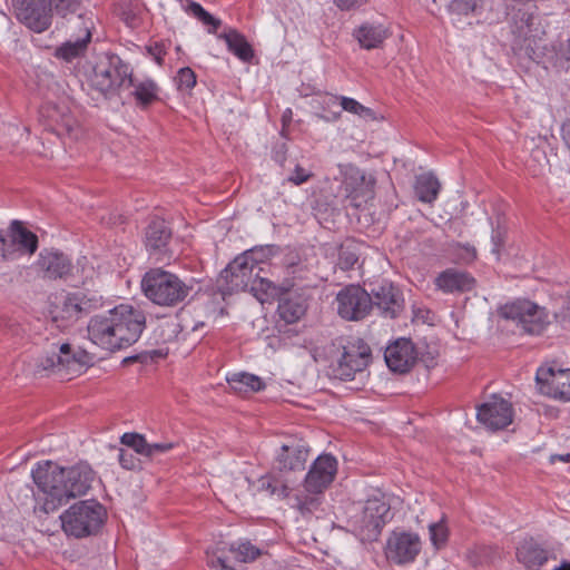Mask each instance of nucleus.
I'll list each match as a JSON object with an SVG mask.
<instances>
[{
	"label": "nucleus",
	"instance_id": "nucleus-7",
	"mask_svg": "<svg viewBox=\"0 0 570 570\" xmlns=\"http://www.w3.org/2000/svg\"><path fill=\"white\" fill-rule=\"evenodd\" d=\"M390 504L381 498L366 500L348 523L363 541H376L390 519Z\"/></svg>",
	"mask_w": 570,
	"mask_h": 570
},
{
	"label": "nucleus",
	"instance_id": "nucleus-33",
	"mask_svg": "<svg viewBox=\"0 0 570 570\" xmlns=\"http://www.w3.org/2000/svg\"><path fill=\"white\" fill-rule=\"evenodd\" d=\"M232 390L238 394L259 392L265 389V383L259 376L249 373H236L227 379Z\"/></svg>",
	"mask_w": 570,
	"mask_h": 570
},
{
	"label": "nucleus",
	"instance_id": "nucleus-4",
	"mask_svg": "<svg viewBox=\"0 0 570 570\" xmlns=\"http://www.w3.org/2000/svg\"><path fill=\"white\" fill-rule=\"evenodd\" d=\"M62 529L68 535L85 538L96 534L106 519L105 508L94 500L79 501L61 517Z\"/></svg>",
	"mask_w": 570,
	"mask_h": 570
},
{
	"label": "nucleus",
	"instance_id": "nucleus-12",
	"mask_svg": "<svg viewBox=\"0 0 570 570\" xmlns=\"http://www.w3.org/2000/svg\"><path fill=\"white\" fill-rule=\"evenodd\" d=\"M71 24L79 32L72 35L69 40L58 46L55 50V57L66 62L83 57L91 41L92 22L89 18L79 14L71 21Z\"/></svg>",
	"mask_w": 570,
	"mask_h": 570
},
{
	"label": "nucleus",
	"instance_id": "nucleus-8",
	"mask_svg": "<svg viewBox=\"0 0 570 570\" xmlns=\"http://www.w3.org/2000/svg\"><path fill=\"white\" fill-rule=\"evenodd\" d=\"M500 315L511 320L528 334H541L549 324L548 313L531 301H515L500 308Z\"/></svg>",
	"mask_w": 570,
	"mask_h": 570
},
{
	"label": "nucleus",
	"instance_id": "nucleus-58",
	"mask_svg": "<svg viewBox=\"0 0 570 570\" xmlns=\"http://www.w3.org/2000/svg\"><path fill=\"white\" fill-rule=\"evenodd\" d=\"M289 492V488L286 484H282L279 488V494L287 497Z\"/></svg>",
	"mask_w": 570,
	"mask_h": 570
},
{
	"label": "nucleus",
	"instance_id": "nucleus-60",
	"mask_svg": "<svg viewBox=\"0 0 570 570\" xmlns=\"http://www.w3.org/2000/svg\"><path fill=\"white\" fill-rule=\"evenodd\" d=\"M7 248L13 249V256L19 250L17 246H14V247L11 246V238L10 237L7 238Z\"/></svg>",
	"mask_w": 570,
	"mask_h": 570
},
{
	"label": "nucleus",
	"instance_id": "nucleus-30",
	"mask_svg": "<svg viewBox=\"0 0 570 570\" xmlns=\"http://www.w3.org/2000/svg\"><path fill=\"white\" fill-rule=\"evenodd\" d=\"M11 246H17L19 250L33 254L38 248V237L32 232L23 227L19 220H13L10 225Z\"/></svg>",
	"mask_w": 570,
	"mask_h": 570
},
{
	"label": "nucleus",
	"instance_id": "nucleus-41",
	"mask_svg": "<svg viewBox=\"0 0 570 570\" xmlns=\"http://www.w3.org/2000/svg\"><path fill=\"white\" fill-rule=\"evenodd\" d=\"M121 444L130 448L134 453L150 458L149 443L138 433H125L120 438Z\"/></svg>",
	"mask_w": 570,
	"mask_h": 570
},
{
	"label": "nucleus",
	"instance_id": "nucleus-31",
	"mask_svg": "<svg viewBox=\"0 0 570 570\" xmlns=\"http://www.w3.org/2000/svg\"><path fill=\"white\" fill-rule=\"evenodd\" d=\"M224 39L227 48L240 60L248 62L254 57V50L246 38L235 29H229L219 36Z\"/></svg>",
	"mask_w": 570,
	"mask_h": 570
},
{
	"label": "nucleus",
	"instance_id": "nucleus-36",
	"mask_svg": "<svg viewBox=\"0 0 570 570\" xmlns=\"http://www.w3.org/2000/svg\"><path fill=\"white\" fill-rule=\"evenodd\" d=\"M338 100H340V106H341L342 110H345L347 112H351V114L356 115L364 119H373L374 118V112L371 108L363 106L362 104H360L357 100H355L353 98H348V97H344V96L337 97V96L330 95V96H327L326 100H324V104H326L328 106L336 105Z\"/></svg>",
	"mask_w": 570,
	"mask_h": 570
},
{
	"label": "nucleus",
	"instance_id": "nucleus-48",
	"mask_svg": "<svg viewBox=\"0 0 570 570\" xmlns=\"http://www.w3.org/2000/svg\"><path fill=\"white\" fill-rule=\"evenodd\" d=\"M218 554H213L208 559V567L210 570H235L229 563L227 557L224 554V548L218 549Z\"/></svg>",
	"mask_w": 570,
	"mask_h": 570
},
{
	"label": "nucleus",
	"instance_id": "nucleus-1",
	"mask_svg": "<svg viewBox=\"0 0 570 570\" xmlns=\"http://www.w3.org/2000/svg\"><path fill=\"white\" fill-rule=\"evenodd\" d=\"M31 475L39 500H43L41 510L45 513L56 511L72 498L85 495L95 479V472L87 463L66 469L50 461L39 463Z\"/></svg>",
	"mask_w": 570,
	"mask_h": 570
},
{
	"label": "nucleus",
	"instance_id": "nucleus-6",
	"mask_svg": "<svg viewBox=\"0 0 570 570\" xmlns=\"http://www.w3.org/2000/svg\"><path fill=\"white\" fill-rule=\"evenodd\" d=\"M262 253L263 249L246 250L227 265L217 279V286L223 296L247 291L262 262Z\"/></svg>",
	"mask_w": 570,
	"mask_h": 570
},
{
	"label": "nucleus",
	"instance_id": "nucleus-42",
	"mask_svg": "<svg viewBox=\"0 0 570 570\" xmlns=\"http://www.w3.org/2000/svg\"><path fill=\"white\" fill-rule=\"evenodd\" d=\"M531 24H532V18H529L524 24H521L514 31V47L522 50L525 49V51L533 50L532 43H534V40L531 39L530 32H531Z\"/></svg>",
	"mask_w": 570,
	"mask_h": 570
},
{
	"label": "nucleus",
	"instance_id": "nucleus-45",
	"mask_svg": "<svg viewBox=\"0 0 570 570\" xmlns=\"http://www.w3.org/2000/svg\"><path fill=\"white\" fill-rule=\"evenodd\" d=\"M288 274L292 275L294 281L307 282L306 286H311L315 281V274L306 264L298 263L289 265Z\"/></svg>",
	"mask_w": 570,
	"mask_h": 570
},
{
	"label": "nucleus",
	"instance_id": "nucleus-52",
	"mask_svg": "<svg viewBox=\"0 0 570 570\" xmlns=\"http://www.w3.org/2000/svg\"><path fill=\"white\" fill-rule=\"evenodd\" d=\"M491 240L493 244L492 253L495 254L497 256H499L501 248L505 242V233L499 228L493 229Z\"/></svg>",
	"mask_w": 570,
	"mask_h": 570
},
{
	"label": "nucleus",
	"instance_id": "nucleus-22",
	"mask_svg": "<svg viewBox=\"0 0 570 570\" xmlns=\"http://www.w3.org/2000/svg\"><path fill=\"white\" fill-rule=\"evenodd\" d=\"M384 358L391 371L405 373L415 364L417 352L411 340L399 338L386 347Z\"/></svg>",
	"mask_w": 570,
	"mask_h": 570
},
{
	"label": "nucleus",
	"instance_id": "nucleus-43",
	"mask_svg": "<svg viewBox=\"0 0 570 570\" xmlns=\"http://www.w3.org/2000/svg\"><path fill=\"white\" fill-rule=\"evenodd\" d=\"M483 0H451L449 9L456 14L468 16L482 8Z\"/></svg>",
	"mask_w": 570,
	"mask_h": 570
},
{
	"label": "nucleus",
	"instance_id": "nucleus-23",
	"mask_svg": "<svg viewBox=\"0 0 570 570\" xmlns=\"http://www.w3.org/2000/svg\"><path fill=\"white\" fill-rule=\"evenodd\" d=\"M97 304L98 301L94 296H88L82 292L70 293L63 297L61 306L56 312L55 320L76 321L88 314Z\"/></svg>",
	"mask_w": 570,
	"mask_h": 570
},
{
	"label": "nucleus",
	"instance_id": "nucleus-18",
	"mask_svg": "<svg viewBox=\"0 0 570 570\" xmlns=\"http://www.w3.org/2000/svg\"><path fill=\"white\" fill-rule=\"evenodd\" d=\"M537 381L549 396L570 401V368L540 367Z\"/></svg>",
	"mask_w": 570,
	"mask_h": 570
},
{
	"label": "nucleus",
	"instance_id": "nucleus-28",
	"mask_svg": "<svg viewBox=\"0 0 570 570\" xmlns=\"http://www.w3.org/2000/svg\"><path fill=\"white\" fill-rule=\"evenodd\" d=\"M353 36L363 49L371 50L382 47L390 31L382 23L364 22L354 30Z\"/></svg>",
	"mask_w": 570,
	"mask_h": 570
},
{
	"label": "nucleus",
	"instance_id": "nucleus-21",
	"mask_svg": "<svg viewBox=\"0 0 570 570\" xmlns=\"http://www.w3.org/2000/svg\"><path fill=\"white\" fill-rule=\"evenodd\" d=\"M420 551L421 540L415 533H396L387 541L386 556L397 564L414 561Z\"/></svg>",
	"mask_w": 570,
	"mask_h": 570
},
{
	"label": "nucleus",
	"instance_id": "nucleus-44",
	"mask_svg": "<svg viewBox=\"0 0 570 570\" xmlns=\"http://www.w3.org/2000/svg\"><path fill=\"white\" fill-rule=\"evenodd\" d=\"M177 89L189 91L196 86V73L189 68H180L175 77Z\"/></svg>",
	"mask_w": 570,
	"mask_h": 570
},
{
	"label": "nucleus",
	"instance_id": "nucleus-20",
	"mask_svg": "<svg viewBox=\"0 0 570 570\" xmlns=\"http://www.w3.org/2000/svg\"><path fill=\"white\" fill-rule=\"evenodd\" d=\"M309 456V448L303 440H292L283 444L276 455L275 464L279 472H302Z\"/></svg>",
	"mask_w": 570,
	"mask_h": 570
},
{
	"label": "nucleus",
	"instance_id": "nucleus-25",
	"mask_svg": "<svg viewBox=\"0 0 570 570\" xmlns=\"http://www.w3.org/2000/svg\"><path fill=\"white\" fill-rule=\"evenodd\" d=\"M40 114L48 120V126L53 130L65 131L70 135L77 127V120L65 102L48 101L41 107Z\"/></svg>",
	"mask_w": 570,
	"mask_h": 570
},
{
	"label": "nucleus",
	"instance_id": "nucleus-3",
	"mask_svg": "<svg viewBox=\"0 0 570 570\" xmlns=\"http://www.w3.org/2000/svg\"><path fill=\"white\" fill-rule=\"evenodd\" d=\"M141 288L154 304L175 307L189 296L193 287L176 274L157 267L150 268L142 276Z\"/></svg>",
	"mask_w": 570,
	"mask_h": 570
},
{
	"label": "nucleus",
	"instance_id": "nucleus-49",
	"mask_svg": "<svg viewBox=\"0 0 570 570\" xmlns=\"http://www.w3.org/2000/svg\"><path fill=\"white\" fill-rule=\"evenodd\" d=\"M321 501L316 497H304L303 499H297L296 508L298 511L305 515L308 513H313L318 509Z\"/></svg>",
	"mask_w": 570,
	"mask_h": 570
},
{
	"label": "nucleus",
	"instance_id": "nucleus-29",
	"mask_svg": "<svg viewBox=\"0 0 570 570\" xmlns=\"http://www.w3.org/2000/svg\"><path fill=\"white\" fill-rule=\"evenodd\" d=\"M126 87L134 88L131 95L139 108H148L150 105L159 100V87L151 79L137 80L132 78L131 75Z\"/></svg>",
	"mask_w": 570,
	"mask_h": 570
},
{
	"label": "nucleus",
	"instance_id": "nucleus-53",
	"mask_svg": "<svg viewBox=\"0 0 570 570\" xmlns=\"http://www.w3.org/2000/svg\"><path fill=\"white\" fill-rule=\"evenodd\" d=\"M174 443L171 442H161V443H149L150 449V458L158 453H165L174 449Z\"/></svg>",
	"mask_w": 570,
	"mask_h": 570
},
{
	"label": "nucleus",
	"instance_id": "nucleus-54",
	"mask_svg": "<svg viewBox=\"0 0 570 570\" xmlns=\"http://www.w3.org/2000/svg\"><path fill=\"white\" fill-rule=\"evenodd\" d=\"M0 257L3 261L13 258V249L7 248V237L0 229Z\"/></svg>",
	"mask_w": 570,
	"mask_h": 570
},
{
	"label": "nucleus",
	"instance_id": "nucleus-19",
	"mask_svg": "<svg viewBox=\"0 0 570 570\" xmlns=\"http://www.w3.org/2000/svg\"><path fill=\"white\" fill-rule=\"evenodd\" d=\"M173 233L166 220L154 218L150 220L145 232V245L150 255L163 261L165 256L171 257L169 244Z\"/></svg>",
	"mask_w": 570,
	"mask_h": 570
},
{
	"label": "nucleus",
	"instance_id": "nucleus-57",
	"mask_svg": "<svg viewBox=\"0 0 570 570\" xmlns=\"http://www.w3.org/2000/svg\"><path fill=\"white\" fill-rule=\"evenodd\" d=\"M557 459L560 460V461H563V462H569L570 461V454H566V455H559V454L551 455V461L552 462H554Z\"/></svg>",
	"mask_w": 570,
	"mask_h": 570
},
{
	"label": "nucleus",
	"instance_id": "nucleus-24",
	"mask_svg": "<svg viewBox=\"0 0 570 570\" xmlns=\"http://www.w3.org/2000/svg\"><path fill=\"white\" fill-rule=\"evenodd\" d=\"M517 560L528 570H541L552 552L533 538L524 539L517 548Z\"/></svg>",
	"mask_w": 570,
	"mask_h": 570
},
{
	"label": "nucleus",
	"instance_id": "nucleus-16",
	"mask_svg": "<svg viewBox=\"0 0 570 570\" xmlns=\"http://www.w3.org/2000/svg\"><path fill=\"white\" fill-rule=\"evenodd\" d=\"M373 307L376 306L384 316L395 318L404 307L402 293L389 281L371 284Z\"/></svg>",
	"mask_w": 570,
	"mask_h": 570
},
{
	"label": "nucleus",
	"instance_id": "nucleus-55",
	"mask_svg": "<svg viewBox=\"0 0 570 570\" xmlns=\"http://www.w3.org/2000/svg\"><path fill=\"white\" fill-rule=\"evenodd\" d=\"M149 51L151 52V55L155 56V59L158 62V65H161L163 63V51H161V49L158 46H156L155 48H149Z\"/></svg>",
	"mask_w": 570,
	"mask_h": 570
},
{
	"label": "nucleus",
	"instance_id": "nucleus-34",
	"mask_svg": "<svg viewBox=\"0 0 570 570\" xmlns=\"http://www.w3.org/2000/svg\"><path fill=\"white\" fill-rule=\"evenodd\" d=\"M228 551L233 554L235 560L244 563L253 562L265 553L262 548L253 544L247 539L230 543Z\"/></svg>",
	"mask_w": 570,
	"mask_h": 570
},
{
	"label": "nucleus",
	"instance_id": "nucleus-39",
	"mask_svg": "<svg viewBox=\"0 0 570 570\" xmlns=\"http://www.w3.org/2000/svg\"><path fill=\"white\" fill-rule=\"evenodd\" d=\"M429 533L431 543L436 550H441L446 547L450 531L444 518L438 522H432L429 525Z\"/></svg>",
	"mask_w": 570,
	"mask_h": 570
},
{
	"label": "nucleus",
	"instance_id": "nucleus-2",
	"mask_svg": "<svg viewBox=\"0 0 570 570\" xmlns=\"http://www.w3.org/2000/svg\"><path fill=\"white\" fill-rule=\"evenodd\" d=\"M146 327L144 312L128 304H120L105 314L95 315L88 323L89 340L108 352L135 344Z\"/></svg>",
	"mask_w": 570,
	"mask_h": 570
},
{
	"label": "nucleus",
	"instance_id": "nucleus-5",
	"mask_svg": "<svg viewBox=\"0 0 570 570\" xmlns=\"http://www.w3.org/2000/svg\"><path fill=\"white\" fill-rule=\"evenodd\" d=\"M131 72L130 66L119 56L107 53L96 62L89 82L105 97H112L121 87H126Z\"/></svg>",
	"mask_w": 570,
	"mask_h": 570
},
{
	"label": "nucleus",
	"instance_id": "nucleus-35",
	"mask_svg": "<svg viewBox=\"0 0 570 570\" xmlns=\"http://www.w3.org/2000/svg\"><path fill=\"white\" fill-rule=\"evenodd\" d=\"M361 245L354 239H345L338 247L337 266L342 271L352 269L360 258Z\"/></svg>",
	"mask_w": 570,
	"mask_h": 570
},
{
	"label": "nucleus",
	"instance_id": "nucleus-10",
	"mask_svg": "<svg viewBox=\"0 0 570 570\" xmlns=\"http://www.w3.org/2000/svg\"><path fill=\"white\" fill-rule=\"evenodd\" d=\"M337 313L346 320H364L373 309L371 294L360 285H348L336 295Z\"/></svg>",
	"mask_w": 570,
	"mask_h": 570
},
{
	"label": "nucleus",
	"instance_id": "nucleus-56",
	"mask_svg": "<svg viewBox=\"0 0 570 570\" xmlns=\"http://www.w3.org/2000/svg\"><path fill=\"white\" fill-rule=\"evenodd\" d=\"M281 148V151H276L275 159L282 164L285 160V145L283 144Z\"/></svg>",
	"mask_w": 570,
	"mask_h": 570
},
{
	"label": "nucleus",
	"instance_id": "nucleus-32",
	"mask_svg": "<svg viewBox=\"0 0 570 570\" xmlns=\"http://www.w3.org/2000/svg\"><path fill=\"white\" fill-rule=\"evenodd\" d=\"M440 189V181L431 173L419 175L415 179L414 191L422 203H433L438 198Z\"/></svg>",
	"mask_w": 570,
	"mask_h": 570
},
{
	"label": "nucleus",
	"instance_id": "nucleus-37",
	"mask_svg": "<svg viewBox=\"0 0 570 570\" xmlns=\"http://www.w3.org/2000/svg\"><path fill=\"white\" fill-rule=\"evenodd\" d=\"M278 312L282 320L292 324L305 315L306 304L298 298L287 297L279 302Z\"/></svg>",
	"mask_w": 570,
	"mask_h": 570
},
{
	"label": "nucleus",
	"instance_id": "nucleus-27",
	"mask_svg": "<svg viewBox=\"0 0 570 570\" xmlns=\"http://www.w3.org/2000/svg\"><path fill=\"white\" fill-rule=\"evenodd\" d=\"M38 265L49 279L65 278L70 275L72 265L67 256L57 252H42Z\"/></svg>",
	"mask_w": 570,
	"mask_h": 570
},
{
	"label": "nucleus",
	"instance_id": "nucleus-50",
	"mask_svg": "<svg viewBox=\"0 0 570 570\" xmlns=\"http://www.w3.org/2000/svg\"><path fill=\"white\" fill-rule=\"evenodd\" d=\"M312 177V174L308 173L306 169L297 165L292 174L289 176L288 180L293 183L294 185L298 186L304 183H306Z\"/></svg>",
	"mask_w": 570,
	"mask_h": 570
},
{
	"label": "nucleus",
	"instance_id": "nucleus-17",
	"mask_svg": "<svg viewBox=\"0 0 570 570\" xmlns=\"http://www.w3.org/2000/svg\"><path fill=\"white\" fill-rule=\"evenodd\" d=\"M346 198L353 207H361L374 196V180L356 167L350 166L343 181Z\"/></svg>",
	"mask_w": 570,
	"mask_h": 570
},
{
	"label": "nucleus",
	"instance_id": "nucleus-40",
	"mask_svg": "<svg viewBox=\"0 0 570 570\" xmlns=\"http://www.w3.org/2000/svg\"><path fill=\"white\" fill-rule=\"evenodd\" d=\"M186 10L204 24L210 26L212 28L208 31L212 33H215L222 24L219 19L213 17L208 11H206L199 3L195 1H188Z\"/></svg>",
	"mask_w": 570,
	"mask_h": 570
},
{
	"label": "nucleus",
	"instance_id": "nucleus-51",
	"mask_svg": "<svg viewBox=\"0 0 570 570\" xmlns=\"http://www.w3.org/2000/svg\"><path fill=\"white\" fill-rule=\"evenodd\" d=\"M370 0H334L335 6L343 11H351L360 9L365 6Z\"/></svg>",
	"mask_w": 570,
	"mask_h": 570
},
{
	"label": "nucleus",
	"instance_id": "nucleus-9",
	"mask_svg": "<svg viewBox=\"0 0 570 570\" xmlns=\"http://www.w3.org/2000/svg\"><path fill=\"white\" fill-rule=\"evenodd\" d=\"M372 361L368 344L362 338L347 340L342 345V354L334 368L341 380H353L357 372L364 371Z\"/></svg>",
	"mask_w": 570,
	"mask_h": 570
},
{
	"label": "nucleus",
	"instance_id": "nucleus-61",
	"mask_svg": "<svg viewBox=\"0 0 570 570\" xmlns=\"http://www.w3.org/2000/svg\"><path fill=\"white\" fill-rule=\"evenodd\" d=\"M341 117V111L333 112V117H324L326 120H337Z\"/></svg>",
	"mask_w": 570,
	"mask_h": 570
},
{
	"label": "nucleus",
	"instance_id": "nucleus-47",
	"mask_svg": "<svg viewBox=\"0 0 570 570\" xmlns=\"http://www.w3.org/2000/svg\"><path fill=\"white\" fill-rule=\"evenodd\" d=\"M118 461L120 465L126 470L141 469V461L137 458L136 453L129 450L119 449Z\"/></svg>",
	"mask_w": 570,
	"mask_h": 570
},
{
	"label": "nucleus",
	"instance_id": "nucleus-38",
	"mask_svg": "<svg viewBox=\"0 0 570 570\" xmlns=\"http://www.w3.org/2000/svg\"><path fill=\"white\" fill-rule=\"evenodd\" d=\"M263 268L258 265V268L254 273V279L247 291L250 292L259 302L264 303L267 299L268 294L275 289L273 283L261 275Z\"/></svg>",
	"mask_w": 570,
	"mask_h": 570
},
{
	"label": "nucleus",
	"instance_id": "nucleus-14",
	"mask_svg": "<svg viewBox=\"0 0 570 570\" xmlns=\"http://www.w3.org/2000/svg\"><path fill=\"white\" fill-rule=\"evenodd\" d=\"M17 17L36 32L47 30L51 24V8L47 0H12Z\"/></svg>",
	"mask_w": 570,
	"mask_h": 570
},
{
	"label": "nucleus",
	"instance_id": "nucleus-15",
	"mask_svg": "<svg viewBox=\"0 0 570 570\" xmlns=\"http://www.w3.org/2000/svg\"><path fill=\"white\" fill-rule=\"evenodd\" d=\"M337 461L331 454L320 455L311 465L304 479V488L308 493L320 494L334 481Z\"/></svg>",
	"mask_w": 570,
	"mask_h": 570
},
{
	"label": "nucleus",
	"instance_id": "nucleus-11",
	"mask_svg": "<svg viewBox=\"0 0 570 570\" xmlns=\"http://www.w3.org/2000/svg\"><path fill=\"white\" fill-rule=\"evenodd\" d=\"M87 353L72 350L69 343H52L46 355L40 358L39 366L43 370L78 372L86 364Z\"/></svg>",
	"mask_w": 570,
	"mask_h": 570
},
{
	"label": "nucleus",
	"instance_id": "nucleus-13",
	"mask_svg": "<svg viewBox=\"0 0 570 570\" xmlns=\"http://www.w3.org/2000/svg\"><path fill=\"white\" fill-rule=\"evenodd\" d=\"M478 421L489 430H503L513 421L512 404L501 396L492 395L478 407Z\"/></svg>",
	"mask_w": 570,
	"mask_h": 570
},
{
	"label": "nucleus",
	"instance_id": "nucleus-59",
	"mask_svg": "<svg viewBox=\"0 0 570 570\" xmlns=\"http://www.w3.org/2000/svg\"><path fill=\"white\" fill-rule=\"evenodd\" d=\"M263 485L266 487L267 489H269L272 493H276L277 492L276 487H273L269 481H267V482L263 481Z\"/></svg>",
	"mask_w": 570,
	"mask_h": 570
},
{
	"label": "nucleus",
	"instance_id": "nucleus-26",
	"mask_svg": "<svg viewBox=\"0 0 570 570\" xmlns=\"http://www.w3.org/2000/svg\"><path fill=\"white\" fill-rule=\"evenodd\" d=\"M435 286L444 293L469 292L474 288L475 279L466 272L448 268L438 275Z\"/></svg>",
	"mask_w": 570,
	"mask_h": 570
},
{
	"label": "nucleus",
	"instance_id": "nucleus-46",
	"mask_svg": "<svg viewBox=\"0 0 570 570\" xmlns=\"http://www.w3.org/2000/svg\"><path fill=\"white\" fill-rule=\"evenodd\" d=\"M48 6L51 10H56V12L62 17H66L69 13H75L79 8L81 0H47Z\"/></svg>",
	"mask_w": 570,
	"mask_h": 570
}]
</instances>
